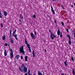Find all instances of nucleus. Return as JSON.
<instances>
[{
  "instance_id": "1",
  "label": "nucleus",
  "mask_w": 75,
  "mask_h": 75,
  "mask_svg": "<svg viewBox=\"0 0 75 75\" xmlns=\"http://www.w3.org/2000/svg\"><path fill=\"white\" fill-rule=\"evenodd\" d=\"M24 45L21 46L19 49V51L20 53H22L23 55L25 54V52L24 51Z\"/></svg>"
},
{
  "instance_id": "2",
  "label": "nucleus",
  "mask_w": 75,
  "mask_h": 75,
  "mask_svg": "<svg viewBox=\"0 0 75 75\" xmlns=\"http://www.w3.org/2000/svg\"><path fill=\"white\" fill-rule=\"evenodd\" d=\"M9 48L11 52L10 53V57L11 58H13L14 57V55H13V53H14V52H13V50L12 49L10 48V47H9Z\"/></svg>"
},
{
  "instance_id": "3",
  "label": "nucleus",
  "mask_w": 75,
  "mask_h": 75,
  "mask_svg": "<svg viewBox=\"0 0 75 75\" xmlns=\"http://www.w3.org/2000/svg\"><path fill=\"white\" fill-rule=\"evenodd\" d=\"M17 31V30L15 29V30L13 32V33H12L13 35V37L16 38V40H18V38H17V35L15 34V33H16V31Z\"/></svg>"
},
{
  "instance_id": "4",
  "label": "nucleus",
  "mask_w": 75,
  "mask_h": 75,
  "mask_svg": "<svg viewBox=\"0 0 75 75\" xmlns=\"http://www.w3.org/2000/svg\"><path fill=\"white\" fill-rule=\"evenodd\" d=\"M25 44L27 45V46L28 48H30V45L29 44L27 43V39H26V38H25Z\"/></svg>"
},
{
  "instance_id": "5",
  "label": "nucleus",
  "mask_w": 75,
  "mask_h": 75,
  "mask_svg": "<svg viewBox=\"0 0 75 75\" xmlns=\"http://www.w3.org/2000/svg\"><path fill=\"white\" fill-rule=\"evenodd\" d=\"M67 36L68 37L69 39V45H71V36L69 35H67Z\"/></svg>"
},
{
  "instance_id": "6",
  "label": "nucleus",
  "mask_w": 75,
  "mask_h": 75,
  "mask_svg": "<svg viewBox=\"0 0 75 75\" xmlns=\"http://www.w3.org/2000/svg\"><path fill=\"white\" fill-rule=\"evenodd\" d=\"M49 31L50 32V37L51 38V39L52 40H54V37H52V35L54 34L52 33V31H51L50 30H49Z\"/></svg>"
},
{
  "instance_id": "7",
  "label": "nucleus",
  "mask_w": 75,
  "mask_h": 75,
  "mask_svg": "<svg viewBox=\"0 0 75 75\" xmlns=\"http://www.w3.org/2000/svg\"><path fill=\"white\" fill-rule=\"evenodd\" d=\"M30 35L33 39H35L36 36L34 35V34L33 33H30Z\"/></svg>"
},
{
  "instance_id": "8",
  "label": "nucleus",
  "mask_w": 75,
  "mask_h": 75,
  "mask_svg": "<svg viewBox=\"0 0 75 75\" xmlns=\"http://www.w3.org/2000/svg\"><path fill=\"white\" fill-rule=\"evenodd\" d=\"M51 10L52 11L53 14H55V11H54V10H53V8H52V6H51Z\"/></svg>"
},
{
  "instance_id": "9",
  "label": "nucleus",
  "mask_w": 75,
  "mask_h": 75,
  "mask_svg": "<svg viewBox=\"0 0 75 75\" xmlns=\"http://www.w3.org/2000/svg\"><path fill=\"white\" fill-rule=\"evenodd\" d=\"M61 33V31H60V30H59V29L57 30V34L58 35H60Z\"/></svg>"
},
{
  "instance_id": "10",
  "label": "nucleus",
  "mask_w": 75,
  "mask_h": 75,
  "mask_svg": "<svg viewBox=\"0 0 75 75\" xmlns=\"http://www.w3.org/2000/svg\"><path fill=\"white\" fill-rule=\"evenodd\" d=\"M23 71H24V72H25V73H26V72H27V67H26L25 68H24L23 69Z\"/></svg>"
},
{
  "instance_id": "11",
  "label": "nucleus",
  "mask_w": 75,
  "mask_h": 75,
  "mask_svg": "<svg viewBox=\"0 0 75 75\" xmlns=\"http://www.w3.org/2000/svg\"><path fill=\"white\" fill-rule=\"evenodd\" d=\"M20 18H21V19H23V18H24V17H23V15H22V14H20Z\"/></svg>"
},
{
  "instance_id": "12",
  "label": "nucleus",
  "mask_w": 75,
  "mask_h": 75,
  "mask_svg": "<svg viewBox=\"0 0 75 75\" xmlns=\"http://www.w3.org/2000/svg\"><path fill=\"white\" fill-rule=\"evenodd\" d=\"M19 68L21 72H24V69H22L23 70H21V68L20 67H19Z\"/></svg>"
},
{
  "instance_id": "13",
  "label": "nucleus",
  "mask_w": 75,
  "mask_h": 75,
  "mask_svg": "<svg viewBox=\"0 0 75 75\" xmlns=\"http://www.w3.org/2000/svg\"><path fill=\"white\" fill-rule=\"evenodd\" d=\"M25 61H28V56H25Z\"/></svg>"
},
{
  "instance_id": "14",
  "label": "nucleus",
  "mask_w": 75,
  "mask_h": 75,
  "mask_svg": "<svg viewBox=\"0 0 75 75\" xmlns=\"http://www.w3.org/2000/svg\"><path fill=\"white\" fill-rule=\"evenodd\" d=\"M2 39L4 41L6 40V36H5V35H4L2 37Z\"/></svg>"
},
{
  "instance_id": "15",
  "label": "nucleus",
  "mask_w": 75,
  "mask_h": 75,
  "mask_svg": "<svg viewBox=\"0 0 75 75\" xmlns=\"http://www.w3.org/2000/svg\"><path fill=\"white\" fill-rule=\"evenodd\" d=\"M20 57V55H17L15 57V58H16V59H18L19 58V57Z\"/></svg>"
},
{
  "instance_id": "16",
  "label": "nucleus",
  "mask_w": 75,
  "mask_h": 75,
  "mask_svg": "<svg viewBox=\"0 0 75 75\" xmlns=\"http://www.w3.org/2000/svg\"><path fill=\"white\" fill-rule=\"evenodd\" d=\"M4 55L5 56L7 55V51L6 50H5L4 51Z\"/></svg>"
},
{
  "instance_id": "17",
  "label": "nucleus",
  "mask_w": 75,
  "mask_h": 75,
  "mask_svg": "<svg viewBox=\"0 0 75 75\" xmlns=\"http://www.w3.org/2000/svg\"><path fill=\"white\" fill-rule=\"evenodd\" d=\"M67 60H66L65 62H64V64L65 65V66L66 67H67V65H68V64H67Z\"/></svg>"
},
{
  "instance_id": "18",
  "label": "nucleus",
  "mask_w": 75,
  "mask_h": 75,
  "mask_svg": "<svg viewBox=\"0 0 75 75\" xmlns=\"http://www.w3.org/2000/svg\"><path fill=\"white\" fill-rule=\"evenodd\" d=\"M4 16H6L7 15V13L6 11L4 12Z\"/></svg>"
},
{
  "instance_id": "19",
  "label": "nucleus",
  "mask_w": 75,
  "mask_h": 75,
  "mask_svg": "<svg viewBox=\"0 0 75 75\" xmlns=\"http://www.w3.org/2000/svg\"><path fill=\"white\" fill-rule=\"evenodd\" d=\"M33 57H35V53H34V50L33 51Z\"/></svg>"
},
{
  "instance_id": "20",
  "label": "nucleus",
  "mask_w": 75,
  "mask_h": 75,
  "mask_svg": "<svg viewBox=\"0 0 75 75\" xmlns=\"http://www.w3.org/2000/svg\"><path fill=\"white\" fill-rule=\"evenodd\" d=\"M72 73H73V74L74 75H75V71H74V69H72Z\"/></svg>"
},
{
  "instance_id": "21",
  "label": "nucleus",
  "mask_w": 75,
  "mask_h": 75,
  "mask_svg": "<svg viewBox=\"0 0 75 75\" xmlns=\"http://www.w3.org/2000/svg\"><path fill=\"white\" fill-rule=\"evenodd\" d=\"M10 42L11 44H13V40L12 39H11L10 40Z\"/></svg>"
},
{
  "instance_id": "22",
  "label": "nucleus",
  "mask_w": 75,
  "mask_h": 75,
  "mask_svg": "<svg viewBox=\"0 0 75 75\" xmlns=\"http://www.w3.org/2000/svg\"><path fill=\"white\" fill-rule=\"evenodd\" d=\"M1 11H0V18H2V16H1Z\"/></svg>"
},
{
  "instance_id": "23",
  "label": "nucleus",
  "mask_w": 75,
  "mask_h": 75,
  "mask_svg": "<svg viewBox=\"0 0 75 75\" xmlns=\"http://www.w3.org/2000/svg\"><path fill=\"white\" fill-rule=\"evenodd\" d=\"M52 37H53V38L54 37V38H57V36L54 35V34L52 35Z\"/></svg>"
},
{
  "instance_id": "24",
  "label": "nucleus",
  "mask_w": 75,
  "mask_h": 75,
  "mask_svg": "<svg viewBox=\"0 0 75 75\" xmlns=\"http://www.w3.org/2000/svg\"><path fill=\"white\" fill-rule=\"evenodd\" d=\"M28 49L29 50L30 52H31V47H29V48H28Z\"/></svg>"
},
{
  "instance_id": "25",
  "label": "nucleus",
  "mask_w": 75,
  "mask_h": 75,
  "mask_svg": "<svg viewBox=\"0 0 75 75\" xmlns=\"http://www.w3.org/2000/svg\"><path fill=\"white\" fill-rule=\"evenodd\" d=\"M60 38H62V33H60Z\"/></svg>"
},
{
  "instance_id": "26",
  "label": "nucleus",
  "mask_w": 75,
  "mask_h": 75,
  "mask_svg": "<svg viewBox=\"0 0 75 75\" xmlns=\"http://www.w3.org/2000/svg\"><path fill=\"white\" fill-rule=\"evenodd\" d=\"M22 65L23 67V69L25 68H26V67H25V66H24V64H22Z\"/></svg>"
},
{
  "instance_id": "27",
  "label": "nucleus",
  "mask_w": 75,
  "mask_h": 75,
  "mask_svg": "<svg viewBox=\"0 0 75 75\" xmlns=\"http://www.w3.org/2000/svg\"><path fill=\"white\" fill-rule=\"evenodd\" d=\"M33 18H35L36 17V16H35V15L34 14V15H33Z\"/></svg>"
},
{
  "instance_id": "28",
  "label": "nucleus",
  "mask_w": 75,
  "mask_h": 75,
  "mask_svg": "<svg viewBox=\"0 0 75 75\" xmlns=\"http://www.w3.org/2000/svg\"><path fill=\"white\" fill-rule=\"evenodd\" d=\"M1 27L2 28H3V23H1Z\"/></svg>"
},
{
  "instance_id": "29",
  "label": "nucleus",
  "mask_w": 75,
  "mask_h": 75,
  "mask_svg": "<svg viewBox=\"0 0 75 75\" xmlns=\"http://www.w3.org/2000/svg\"><path fill=\"white\" fill-rule=\"evenodd\" d=\"M28 74H30V70L29 69Z\"/></svg>"
},
{
  "instance_id": "30",
  "label": "nucleus",
  "mask_w": 75,
  "mask_h": 75,
  "mask_svg": "<svg viewBox=\"0 0 75 75\" xmlns=\"http://www.w3.org/2000/svg\"><path fill=\"white\" fill-rule=\"evenodd\" d=\"M62 25L63 26H64V22H62Z\"/></svg>"
},
{
  "instance_id": "31",
  "label": "nucleus",
  "mask_w": 75,
  "mask_h": 75,
  "mask_svg": "<svg viewBox=\"0 0 75 75\" xmlns=\"http://www.w3.org/2000/svg\"><path fill=\"white\" fill-rule=\"evenodd\" d=\"M7 45H8V44H7V43H5V46H7Z\"/></svg>"
},
{
  "instance_id": "32",
  "label": "nucleus",
  "mask_w": 75,
  "mask_h": 75,
  "mask_svg": "<svg viewBox=\"0 0 75 75\" xmlns=\"http://www.w3.org/2000/svg\"><path fill=\"white\" fill-rule=\"evenodd\" d=\"M71 59L72 61H74V57H71Z\"/></svg>"
},
{
  "instance_id": "33",
  "label": "nucleus",
  "mask_w": 75,
  "mask_h": 75,
  "mask_svg": "<svg viewBox=\"0 0 75 75\" xmlns=\"http://www.w3.org/2000/svg\"><path fill=\"white\" fill-rule=\"evenodd\" d=\"M67 31V33H68L69 32V30L68 29V28H67L66 29Z\"/></svg>"
},
{
  "instance_id": "34",
  "label": "nucleus",
  "mask_w": 75,
  "mask_h": 75,
  "mask_svg": "<svg viewBox=\"0 0 75 75\" xmlns=\"http://www.w3.org/2000/svg\"><path fill=\"white\" fill-rule=\"evenodd\" d=\"M36 32L35 31L34 32V33H35V35H37V34H36Z\"/></svg>"
},
{
  "instance_id": "35",
  "label": "nucleus",
  "mask_w": 75,
  "mask_h": 75,
  "mask_svg": "<svg viewBox=\"0 0 75 75\" xmlns=\"http://www.w3.org/2000/svg\"><path fill=\"white\" fill-rule=\"evenodd\" d=\"M21 59H23V56H21Z\"/></svg>"
},
{
  "instance_id": "36",
  "label": "nucleus",
  "mask_w": 75,
  "mask_h": 75,
  "mask_svg": "<svg viewBox=\"0 0 75 75\" xmlns=\"http://www.w3.org/2000/svg\"><path fill=\"white\" fill-rule=\"evenodd\" d=\"M54 23H57V21H56V20H54Z\"/></svg>"
},
{
  "instance_id": "37",
  "label": "nucleus",
  "mask_w": 75,
  "mask_h": 75,
  "mask_svg": "<svg viewBox=\"0 0 75 75\" xmlns=\"http://www.w3.org/2000/svg\"><path fill=\"white\" fill-rule=\"evenodd\" d=\"M62 7L63 8V9H64V6L63 5L62 6Z\"/></svg>"
},
{
  "instance_id": "38",
  "label": "nucleus",
  "mask_w": 75,
  "mask_h": 75,
  "mask_svg": "<svg viewBox=\"0 0 75 75\" xmlns=\"http://www.w3.org/2000/svg\"><path fill=\"white\" fill-rule=\"evenodd\" d=\"M19 21H20V22H21V23H22V21H21V19H19Z\"/></svg>"
},
{
  "instance_id": "39",
  "label": "nucleus",
  "mask_w": 75,
  "mask_h": 75,
  "mask_svg": "<svg viewBox=\"0 0 75 75\" xmlns=\"http://www.w3.org/2000/svg\"><path fill=\"white\" fill-rule=\"evenodd\" d=\"M52 0L53 2H54V1H57V0Z\"/></svg>"
},
{
  "instance_id": "40",
  "label": "nucleus",
  "mask_w": 75,
  "mask_h": 75,
  "mask_svg": "<svg viewBox=\"0 0 75 75\" xmlns=\"http://www.w3.org/2000/svg\"><path fill=\"white\" fill-rule=\"evenodd\" d=\"M72 33H75V31L74 30L72 31Z\"/></svg>"
},
{
  "instance_id": "41",
  "label": "nucleus",
  "mask_w": 75,
  "mask_h": 75,
  "mask_svg": "<svg viewBox=\"0 0 75 75\" xmlns=\"http://www.w3.org/2000/svg\"><path fill=\"white\" fill-rule=\"evenodd\" d=\"M10 37H11V33H10Z\"/></svg>"
},
{
  "instance_id": "42",
  "label": "nucleus",
  "mask_w": 75,
  "mask_h": 75,
  "mask_svg": "<svg viewBox=\"0 0 75 75\" xmlns=\"http://www.w3.org/2000/svg\"><path fill=\"white\" fill-rule=\"evenodd\" d=\"M74 38H75V33H74Z\"/></svg>"
},
{
  "instance_id": "43",
  "label": "nucleus",
  "mask_w": 75,
  "mask_h": 75,
  "mask_svg": "<svg viewBox=\"0 0 75 75\" xmlns=\"http://www.w3.org/2000/svg\"><path fill=\"white\" fill-rule=\"evenodd\" d=\"M28 75H32V74H31V73H30L29 74H28Z\"/></svg>"
},
{
  "instance_id": "44",
  "label": "nucleus",
  "mask_w": 75,
  "mask_h": 75,
  "mask_svg": "<svg viewBox=\"0 0 75 75\" xmlns=\"http://www.w3.org/2000/svg\"><path fill=\"white\" fill-rule=\"evenodd\" d=\"M21 68H23V66H21Z\"/></svg>"
},
{
  "instance_id": "45",
  "label": "nucleus",
  "mask_w": 75,
  "mask_h": 75,
  "mask_svg": "<svg viewBox=\"0 0 75 75\" xmlns=\"http://www.w3.org/2000/svg\"><path fill=\"white\" fill-rule=\"evenodd\" d=\"M61 75H64V73H62Z\"/></svg>"
},
{
  "instance_id": "46",
  "label": "nucleus",
  "mask_w": 75,
  "mask_h": 75,
  "mask_svg": "<svg viewBox=\"0 0 75 75\" xmlns=\"http://www.w3.org/2000/svg\"><path fill=\"white\" fill-rule=\"evenodd\" d=\"M24 75H27V73H26Z\"/></svg>"
},
{
  "instance_id": "47",
  "label": "nucleus",
  "mask_w": 75,
  "mask_h": 75,
  "mask_svg": "<svg viewBox=\"0 0 75 75\" xmlns=\"http://www.w3.org/2000/svg\"><path fill=\"white\" fill-rule=\"evenodd\" d=\"M45 52H47V50H46V49H45Z\"/></svg>"
},
{
  "instance_id": "48",
  "label": "nucleus",
  "mask_w": 75,
  "mask_h": 75,
  "mask_svg": "<svg viewBox=\"0 0 75 75\" xmlns=\"http://www.w3.org/2000/svg\"><path fill=\"white\" fill-rule=\"evenodd\" d=\"M10 32H12V30H10Z\"/></svg>"
},
{
  "instance_id": "49",
  "label": "nucleus",
  "mask_w": 75,
  "mask_h": 75,
  "mask_svg": "<svg viewBox=\"0 0 75 75\" xmlns=\"http://www.w3.org/2000/svg\"><path fill=\"white\" fill-rule=\"evenodd\" d=\"M71 7H73V5H71Z\"/></svg>"
},
{
  "instance_id": "50",
  "label": "nucleus",
  "mask_w": 75,
  "mask_h": 75,
  "mask_svg": "<svg viewBox=\"0 0 75 75\" xmlns=\"http://www.w3.org/2000/svg\"><path fill=\"white\" fill-rule=\"evenodd\" d=\"M10 33H11V32L10 31Z\"/></svg>"
},
{
  "instance_id": "51",
  "label": "nucleus",
  "mask_w": 75,
  "mask_h": 75,
  "mask_svg": "<svg viewBox=\"0 0 75 75\" xmlns=\"http://www.w3.org/2000/svg\"><path fill=\"white\" fill-rule=\"evenodd\" d=\"M43 75H44V72H43Z\"/></svg>"
},
{
  "instance_id": "52",
  "label": "nucleus",
  "mask_w": 75,
  "mask_h": 75,
  "mask_svg": "<svg viewBox=\"0 0 75 75\" xmlns=\"http://www.w3.org/2000/svg\"><path fill=\"white\" fill-rule=\"evenodd\" d=\"M8 47H9V46H10V45H8Z\"/></svg>"
},
{
  "instance_id": "53",
  "label": "nucleus",
  "mask_w": 75,
  "mask_h": 75,
  "mask_svg": "<svg viewBox=\"0 0 75 75\" xmlns=\"http://www.w3.org/2000/svg\"><path fill=\"white\" fill-rule=\"evenodd\" d=\"M65 75H67V74H65Z\"/></svg>"
}]
</instances>
